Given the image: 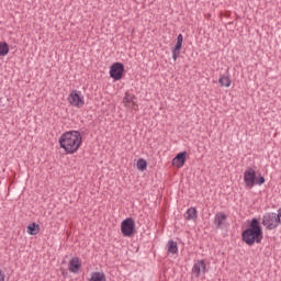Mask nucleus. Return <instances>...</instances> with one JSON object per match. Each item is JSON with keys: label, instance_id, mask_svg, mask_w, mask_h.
Returning <instances> with one entry per match:
<instances>
[{"label": "nucleus", "instance_id": "obj_22", "mask_svg": "<svg viewBox=\"0 0 281 281\" xmlns=\"http://www.w3.org/2000/svg\"><path fill=\"white\" fill-rule=\"evenodd\" d=\"M257 186H262L265 183V177H260L258 181H256Z\"/></svg>", "mask_w": 281, "mask_h": 281}, {"label": "nucleus", "instance_id": "obj_20", "mask_svg": "<svg viewBox=\"0 0 281 281\" xmlns=\"http://www.w3.org/2000/svg\"><path fill=\"white\" fill-rule=\"evenodd\" d=\"M137 168L144 172V170H146V168L148 167V162H146V160L144 158H139L137 160V164H136Z\"/></svg>", "mask_w": 281, "mask_h": 281}, {"label": "nucleus", "instance_id": "obj_6", "mask_svg": "<svg viewBox=\"0 0 281 281\" xmlns=\"http://www.w3.org/2000/svg\"><path fill=\"white\" fill-rule=\"evenodd\" d=\"M122 76H124V64L122 63H114L110 67V78H113V80H122Z\"/></svg>", "mask_w": 281, "mask_h": 281}, {"label": "nucleus", "instance_id": "obj_11", "mask_svg": "<svg viewBox=\"0 0 281 281\" xmlns=\"http://www.w3.org/2000/svg\"><path fill=\"white\" fill-rule=\"evenodd\" d=\"M81 267H82V262L77 257H74L72 259H70V261L68 263V269H69L70 273H78V271H80Z\"/></svg>", "mask_w": 281, "mask_h": 281}, {"label": "nucleus", "instance_id": "obj_10", "mask_svg": "<svg viewBox=\"0 0 281 281\" xmlns=\"http://www.w3.org/2000/svg\"><path fill=\"white\" fill-rule=\"evenodd\" d=\"M186 157H188L187 151L177 154V156L171 161L172 166L176 168H183V166H186Z\"/></svg>", "mask_w": 281, "mask_h": 281}, {"label": "nucleus", "instance_id": "obj_15", "mask_svg": "<svg viewBox=\"0 0 281 281\" xmlns=\"http://www.w3.org/2000/svg\"><path fill=\"white\" fill-rule=\"evenodd\" d=\"M26 232L30 236H36V234H38V232H41V225L33 222L27 225Z\"/></svg>", "mask_w": 281, "mask_h": 281}, {"label": "nucleus", "instance_id": "obj_2", "mask_svg": "<svg viewBox=\"0 0 281 281\" xmlns=\"http://www.w3.org/2000/svg\"><path fill=\"white\" fill-rule=\"evenodd\" d=\"M241 238L249 247L262 241V228L258 218L251 220L249 227L243 232Z\"/></svg>", "mask_w": 281, "mask_h": 281}, {"label": "nucleus", "instance_id": "obj_16", "mask_svg": "<svg viewBox=\"0 0 281 281\" xmlns=\"http://www.w3.org/2000/svg\"><path fill=\"white\" fill-rule=\"evenodd\" d=\"M89 281H106V274L100 271L92 272Z\"/></svg>", "mask_w": 281, "mask_h": 281}, {"label": "nucleus", "instance_id": "obj_1", "mask_svg": "<svg viewBox=\"0 0 281 281\" xmlns=\"http://www.w3.org/2000/svg\"><path fill=\"white\" fill-rule=\"evenodd\" d=\"M59 146L65 150L66 155H75L82 146V134L79 131L65 132L59 137Z\"/></svg>", "mask_w": 281, "mask_h": 281}, {"label": "nucleus", "instance_id": "obj_14", "mask_svg": "<svg viewBox=\"0 0 281 281\" xmlns=\"http://www.w3.org/2000/svg\"><path fill=\"white\" fill-rule=\"evenodd\" d=\"M199 214L196 213V207H190L184 213L186 221H196Z\"/></svg>", "mask_w": 281, "mask_h": 281}, {"label": "nucleus", "instance_id": "obj_17", "mask_svg": "<svg viewBox=\"0 0 281 281\" xmlns=\"http://www.w3.org/2000/svg\"><path fill=\"white\" fill-rule=\"evenodd\" d=\"M218 83L221 87L229 88L232 87V78H229V76H226V75H221L218 79Z\"/></svg>", "mask_w": 281, "mask_h": 281}, {"label": "nucleus", "instance_id": "obj_13", "mask_svg": "<svg viewBox=\"0 0 281 281\" xmlns=\"http://www.w3.org/2000/svg\"><path fill=\"white\" fill-rule=\"evenodd\" d=\"M226 221H227V215H225V213H217L215 214L214 225H216V227L221 229L225 225Z\"/></svg>", "mask_w": 281, "mask_h": 281}, {"label": "nucleus", "instance_id": "obj_21", "mask_svg": "<svg viewBox=\"0 0 281 281\" xmlns=\"http://www.w3.org/2000/svg\"><path fill=\"white\" fill-rule=\"evenodd\" d=\"M0 281H5V272L0 269Z\"/></svg>", "mask_w": 281, "mask_h": 281}, {"label": "nucleus", "instance_id": "obj_3", "mask_svg": "<svg viewBox=\"0 0 281 281\" xmlns=\"http://www.w3.org/2000/svg\"><path fill=\"white\" fill-rule=\"evenodd\" d=\"M67 100L70 106H74L75 109H82V106H85V95L78 90L70 91Z\"/></svg>", "mask_w": 281, "mask_h": 281}, {"label": "nucleus", "instance_id": "obj_4", "mask_svg": "<svg viewBox=\"0 0 281 281\" xmlns=\"http://www.w3.org/2000/svg\"><path fill=\"white\" fill-rule=\"evenodd\" d=\"M121 234L125 238H131V236L135 234V220H133L132 217L123 220L121 223Z\"/></svg>", "mask_w": 281, "mask_h": 281}, {"label": "nucleus", "instance_id": "obj_7", "mask_svg": "<svg viewBox=\"0 0 281 281\" xmlns=\"http://www.w3.org/2000/svg\"><path fill=\"white\" fill-rule=\"evenodd\" d=\"M244 181L247 188H254L256 186V170L254 168H248L244 172Z\"/></svg>", "mask_w": 281, "mask_h": 281}, {"label": "nucleus", "instance_id": "obj_18", "mask_svg": "<svg viewBox=\"0 0 281 281\" xmlns=\"http://www.w3.org/2000/svg\"><path fill=\"white\" fill-rule=\"evenodd\" d=\"M167 251L168 254H178L179 252V246L177 244V241L175 240H169L167 244Z\"/></svg>", "mask_w": 281, "mask_h": 281}, {"label": "nucleus", "instance_id": "obj_12", "mask_svg": "<svg viewBox=\"0 0 281 281\" xmlns=\"http://www.w3.org/2000/svg\"><path fill=\"white\" fill-rule=\"evenodd\" d=\"M137 97L135 94L126 92L125 97L123 98V102L127 109H133V106H137Z\"/></svg>", "mask_w": 281, "mask_h": 281}, {"label": "nucleus", "instance_id": "obj_5", "mask_svg": "<svg viewBox=\"0 0 281 281\" xmlns=\"http://www.w3.org/2000/svg\"><path fill=\"white\" fill-rule=\"evenodd\" d=\"M261 223L267 229H276L280 225V220L276 213H266Z\"/></svg>", "mask_w": 281, "mask_h": 281}, {"label": "nucleus", "instance_id": "obj_19", "mask_svg": "<svg viewBox=\"0 0 281 281\" xmlns=\"http://www.w3.org/2000/svg\"><path fill=\"white\" fill-rule=\"evenodd\" d=\"M10 54V46L5 42H0V56H8Z\"/></svg>", "mask_w": 281, "mask_h": 281}, {"label": "nucleus", "instance_id": "obj_8", "mask_svg": "<svg viewBox=\"0 0 281 281\" xmlns=\"http://www.w3.org/2000/svg\"><path fill=\"white\" fill-rule=\"evenodd\" d=\"M207 268L205 265V260L196 261L192 267V273H194L195 278H200L201 273H206Z\"/></svg>", "mask_w": 281, "mask_h": 281}, {"label": "nucleus", "instance_id": "obj_9", "mask_svg": "<svg viewBox=\"0 0 281 281\" xmlns=\"http://www.w3.org/2000/svg\"><path fill=\"white\" fill-rule=\"evenodd\" d=\"M181 47H183V35L179 34L177 36L176 46L171 49L173 60H177V58H179V55L181 54Z\"/></svg>", "mask_w": 281, "mask_h": 281}]
</instances>
